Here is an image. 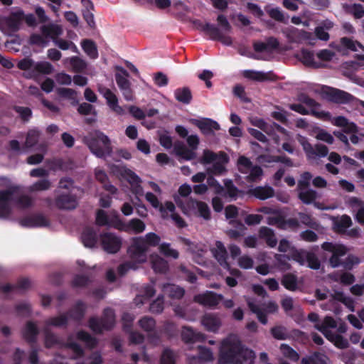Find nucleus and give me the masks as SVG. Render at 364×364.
I'll return each instance as SVG.
<instances>
[{
  "mask_svg": "<svg viewBox=\"0 0 364 364\" xmlns=\"http://www.w3.org/2000/svg\"><path fill=\"white\" fill-rule=\"evenodd\" d=\"M158 246L159 252L167 257L176 259L178 257L177 250L173 249L169 243H161V237L154 232H149L144 236L134 237L128 248L131 261L122 264L118 267L120 276L125 274L129 269H136L140 264L148 259L147 252L150 247Z\"/></svg>",
  "mask_w": 364,
  "mask_h": 364,
  "instance_id": "nucleus-1",
  "label": "nucleus"
},
{
  "mask_svg": "<svg viewBox=\"0 0 364 364\" xmlns=\"http://www.w3.org/2000/svg\"><path fill=\"white\" fill-rule=\"evenodd\" d=\"M255 353L242 347L237 336L231 335L223 341L218 364H252Z\"/></svg>",
  "mask_w": 364,
  "mask_h": 364,
  "instance_id": "nucleus-2",
  "label": "nucleus"
},
{
  "mask_svg": "<svg viewBox=\"0 0 364 364\" xmlns=\"http://www.w3.org/2000/svg\"><path fill=\"white\" fill-rule=\"evenodd\" d=\"M315 328L336 347L339 348L348 347V341L340 335L345 333L347 329L346 324L341 319L335 320L332 317L326 316L321 323H316Z\"/></svg>",
  "mask_w": 364,
  "mask_h": 364,
  "instance_id": "nucleus-3",
  "label": "nucleus"
},
{
  "mask_svg": "<svg viewBox=\"0 0 364 364\" xmlns=\"http://www.w3.org/2000/svg\"><path fill=\"white\" fill-rule=\"evenodd\" d=\"M322 248L331 253V256L329 258V263L332 267H337L341 264L345 268L350 269L353 265L359 263L358 257L350 255L343 262L341 257L347 254L348 249L342 244L332 243V242H324L322 245Z\"/></svg>",
  "mask_w": 364,
  "mask_h": 364,
  "instance_id": "nucleus-4",
  "label": "nucleus"
},
{
  "mask_svg": "<svg viewBox=\"0 0 364 364\" xmlns=\"http://www.w3.org/2000/svg\"><path fill=\"white\" fill-rule=\"evenodd\" d=\"M278 250L279 252L289 254L291 257L301 265H307L314 269H318L320 267V262L314 254L304 250H295L287 240L280 241Z\"/></svg>",
  "mask_w": 364,
  "mask_h": 364,
  "instance_id": "nucleus-5",
  "label": "nucleus"
},
{
  "mask_svg": "<svg viewBox=\"0 0 364 364\" xmlns=\"http://www.w3.org/2000/svg\"><path fill=\"white\" fill-rule=\"evenodd\" d=\"M145 198L153 208L159 210L163 218L166 219L168 218H171L175 225L178 228H183L186 226V223L184 220L179 214L176 213L174 203L171 201H166L164 204H161L158 198L151 192H147L145 194Z\"/></svg>",
  "mask_w": 364,
  "mask_h": 364,
  "instance_id": "nucleus-6",
  "label": "nucleus"
},
{
  "mask_svg": "<svg viewBox=\"0 0 364 364\" xmlns=\"http://www.w3.org/2000/svg\"><path fill=\"white\" fill-rule=\"evenodd\" d=\"M175 203L182 213L187 217L199 216L205 220H209L210 218L209 207L204 202L197 200L192 198L186 200L180 199L178 196H176Z\"/></svg>",
  "mask_w": 364,
  "mask_h": 364,
  "instance_id": "nucleus-7",
  "label": "nucleus"
},
{
  "mask_svg": "<svg viewBox=\"0 0 364 364\" xmlns=\"http://www.w3.org/2000/svg\"><path fill=\"white\" fill-rule=\"evenodd\" d=\"M87 144L92 153L98 158L109 156L112 151L111 142L107 136L96 132L87 139Z\"/></svg>",
  "mask_w": 364,
  "mask_h": 364,
  "instance_id": "nucleus-8",
  "label": "nucleus"
},
{
  "mask_svg": "<svg viewBox=\"0 0 364 364\" xmlns=\"http://www.w3.org/2000/svg\"><path fill=\"white\" fill-rule=\"evenodd\" d=\"M18 67L24 70L25 75L28 78H36L39 75H48L53 71V66L48 62H34L30 58L21 60Z\"/></svg>",
  "mask_w": 364,
  "mask_h": 364,
  "instance_id": "nucleus-9",
  "label": "nucleus"
},
{
  "mask_svg": "<svg viewBox=\"0 0 364 364\" xmlns=\"http://www.w3.org/2000/svg\"><path fill=\"white\" fill-rule=\"evenodd\" d=\"M228 161V156L223 152L215 154L210 150H204L200 162L204 165H211L208 171L213 174H220L225 171V166Z\"/></svg>",
  "mask_w": 364,
  "mask_h": 364,
  "instance_id": "nucleus-10",
  "label": "nucleus"
},
{
  "mask_svg": "<svg viewBox=\"0 0 364 364\" xmlns=\"http://www.w3.org/2000/svg\"><path fill=\"white\" fill-rule=\"evenodd\" d=\"M24 18V13L19 8H14L9 16L4 18L0 28L6 35H11L18 31L21 26Z\"/></svg>",
  "mask_w": 364,
  "mask_h": 364,
  "instance_id": "nucleus-11",
  "label": "nucleus"
},
{
  "mask_svg": "<svg viewBox=\"0 0 364 364\" xmlns=\"http://www.w3.org/2000/svg\"><path fill=\"white\" fill-rule=\"evenodd\" d=\"M246 301L250 309L257 315L258 320L263 324L267 323V316L277 312L279 309L278 305L272 301L264 303L261 306L255 304L249 297L246 298Z\"/></svg>",
  "mask_w": 364,
  "mask_h": 364,
  "instance_id": "nucleus-12",
  "label": "nucleus"
},
{
  "mask_svg": "<svg viewBox=\"0 0 364 364\" xmlns=\"http://www.w3.org/2000/svg\"><path fill=\"white\" fill-rule=\"evenodd\" d=\"M238 170L245 175L249 181H259L262 176L263 171L260 166L253 165L249 159L240 156L237 160Z\"/></svg>",
  "mask_w": 364,
  "mask_h": 364,
  "instance_id": "nucleus-13",
  "label": "nucleus"
},
{
  "mask_svg": "<svg viewBox=\"0 0 364 364\" xmlns=\"http://www.w3.org/2000/svg\"><path fill=\"white\" fill-rule=\"evenodd\" d=\"M111 171L114 174L120 176L122 179L127 181L131 186L132 192L136 195L142 194L143 190L141 186V179L133 171L125 168L113 166Z\"/></svg>",
  "mask_w": 364,
  "mask_h": 364,
  "instance_id": "nucleus-14",
  "label": "nucleus"
},
{
  "mask_svg": "<svg viewBox=\"0 0 364 364\" xmlns=\"http://www.w3.org/2000/svg\"><path fill=\"white\" fill-rule=\"evenodd\" d=\"M296 139L303 147V149L309 160L316 159L318 157H324L328 154V149L322 144H317L314 147L308 141V139L298 134Z\"/></svg>",
  "mask_w": 364,
  "mask_h": 364,
  "instance_id": "nucleus-15",
  "label": "nucleus"
},
{
  "mask_svg": "<svg viewBox=\"0 0 364 364\" xmlns=\"http://www.w3.org/2000/svg\"><path fill=\"white\" fill-rule=\"evenodd\" d=\"M331 219L332 221V229L334 232L342 234L346 233L348 235L352 237H356L359 235V230L358 228L347 230L353 224L350 216L343 215L337 217H331Z\"/></svg>",
  "mask_w": 364,
  "mask_h": 364,
  "instance_id": "nucleus-16",
  "label": "nucleus"
},
{
  "mask_svg": "<svg viewBox=\"0 0 364 364\" xmlns=\"http://www.w3.org/2000/svg\"><path fill=\"white\" fill-rule=\"evenodd\" d=\"M116 70L115 80L119 90L127 101H132L134 100V95L131 88V83L127 79L129 73L126 70L119 66H117Z\"/></svg>",
  "mask_w": 364,
  "mask_h": 364,
  "instance_id": "nucleus-17",
  "label": "nucleus"
},
{
  "mask_svg": "<svg viewBox=\"0 0 364 364\" xmlns=\"http://www.w3.org/2000/svg\"><path fill=\"white\" fill-rule=\"evenodd\" d=\"M195 26L198 29L209 36V37L213 40L220 41L225 46H230L232 43L230 36L223 35L219 28L213 24L198 21L195 23Z\"/></svg>",
  "mask_w": 364,
  "mask_h": 364,
  "instance_id": "nucleus-18",
  "label": "nucleus"
},
{
  "mask_svg": "<svg viewBox=\"0 0 364 364\" xmlns=\"http://www.w3.org/2000/svg\"><path fill=\"white\" fill-rule=\"evenodd\" d=\"M114 314L111 309H106L104 311V316L102 321H98L95 318L90 320V328L96 333H100L103 330L111 328L114 324Z\"/></svg>",
  "mask_w": 364,
  "mask_h": 364,
  "instance_id": "nucleus-19",
  "label": "nucleus"
},
{
  "mask_svg": "<svg viewBox=\"0 0 364 364\" xmlns=\"http://www.w3.org/2000/svg\"><path fill=\"white\" fill-rule=\"evenodd\" d=\"M18 186H11L6 191H0V218H6L11 213V203L13 200L17 191Z\"/></svg>",
  "mask_w": 364,
  "mask_h": 364,
  "instance_id": "nucleus-20",
  "label": "nucleus"
},
{
  "mask_svg": "<svg viewBox=\"0 0 364 364\" xmlns=\"http://www.w3.org/2000/svg\"><path fill=\"white\" fill-rule=\"evenodd\" d=\"M100 243L103 250L108 253L117 252L122 245V240L117 235L107 232L101 235Z\"/></svg>",
  "mask_w": 364,
  "mask_h": 364,
  "instance_id": "nucleus-21",
  "label": "nucleus"
},
{
  "mask_svg": "<svg viewBox=\"0 0 364 364\" xmlns=\"http://www.w3.org/2000/svg\"><path fill=\"white\" fill-rule=\"evenodd\" d=\"M331 123L335 126L342 127L345 132L352 133L353 134L350 136V140L353 144H356L359 142V136L355 134L358 132V129L354 123L349 122L344 117H333L331 120Z\"/></svg>",
  "mask_w": 364,
  "mask_h": 364,
  "instance_id": "nucleus-22",
  "label": "nucleus"
},
{
  "mask_svg": "<svg viewBox=\"0 0 364 364\" xmlns=\"http://www.w3.org/2000/svg\"><path fill=\"white\" fill-rule=\"evenodd\" d=\"M287 37L291 42H308L309 44H314L315 38L311 33L304 30H298L294 27L288 28L285 31Z\"/></svg>",
  "mask_w": 364,
  "mask_h": 364,
  "instance_id": "nucleus-23",
  "label": "nucleus"
},
{
  "mask_svg": "<svg viewBox=\"0 0 364 364\" xmlns=\"http://www.w3.org/2000/svg\"><path fill=\"white\" fill-rule=\"evenodd\" d=\"M119 216L117 211L112 210L107 215L104 210H100L97 213L96 223L100 226H109L118 229L117 224L119 222Z\"/></svg>",
  "mask_w": 364,
  "mask_h": 364,
  "instance_id": "nucleus-24",
  "label": "nucleus"
},
{
  "mask_svg": "<svg viewBox=\"0 0 364 364\" xmlns=\"http://www.w3.org/2000/svg\"><path fill=\"white\" fill-rule=\"evenodd\" d=\"M117 225V230L133 234L141 233L146 229L145 223L137 218L132 219L128 223H124L119 219Z\"/></svg>",
  "mask_w": 364,
  "mask_h": 364,
  "instance_id": "nucleus-25",
  "label": "nucleus"
},
{
  "mask_svg": "<svg viewBox=\"0 0 364 364\" xmlns=\"http://www.w3.org/2000/svg\"><path fill=\"white\" fill-rule=\"evenodd\" d=\"M347 205L356 221L364 225V201L356 197H350L347 200Z\"/></svg>",
  "mask_w": 364,
  "mask_h": 364,
  "instance_id": "nucleus-26",
  "label": "nucleus"
},
{
  "mask_svg": "<svg viewBox=\"0 0 364 364\" xmlns=\"http://www.w3.org/2000/svg\"><path fill=\"white\" fill-rule=\"evenodd\" d=\"M100 92L105 98L109 107L117 114L123 115L125 111L122 107L119 105L117 95L108 88L99 90Z\"/></svg>",
  "mask_w": 364,
  "mask_h": 364,
  "instance_id": "nucleus-27",
  "label": "nucleus"
},
{
  "mask_svg": "<svg viewBox=\"0 0 364 364\" xmlns=\"http://www.w3.org/2000/svg\"><path fill=\"white\" fill-rule=\"evenodd\" d=\"M208 185L213 187L215 192L222 194L225 191L224 196L235 198L237 194V189L233 186L232 181H228L225 183V188L221 186L213 178L208 179Z\"/></svg>",
  "mask_w": 364,
  "mask_h": 364,
  "instance_id": "nucleus-28",
  "label": "nucleus"
},
{
  "mask_svg": "<svg viewBox=\"0 0 364 364\" xmlns=\"http://www.w3.org/2000/svg\"><path fill=\"white\" fill-rule=\"evenodd\" d=\"M223 299L221 294H217L212 291H206L205 293L196 295L194 297L195 301L208 307H213L218 305Z\"/></svg>",
  "mask_w": 364,
  "mask_h": 364,
  "instance_id": "nucleus-29",
  "label": "nucleus"
},
{
  "mask_svg": "<svg viewBox=\"0 0 364 364\" xmlns=\"http://www.w3.org/2000/svg\"><path fill=\"white\" fill-rule=\"evenodd\" d=\"M191 122L198 127L204 134H210L214 133L215 131L220 129L219 124L208 118L201 119H192Z\"/></svg>",
  "mask_w": 364,
  "mask_h": 364,
  "instance_id": "nucleus-30",
  "label": "nucleus"
},
{
  "mask_svg": "<svg viewBox=\"0 0 364 364\" xmlns=\"http://www.w3.org/2000/svg\"><path fill=\"white\" fill-rule=\"evenodd\" d=\"M21 225L26 228L46 227L49 224L48 219L42 215H30L20 220Z\"/></svg>",
  "mask_w": 364,
  "mask_h": 364,
  "instance_id": "nucleus-31",
  "label": "nucleus"
},
{
  "mask_svg": "<svg viewBox=\"0 0 364 364\" xmlns=\"http://www.w3.org/2000/svg\"><path fill=\"white\" fill-rule=\"evenodd\" d=\"M76 195L63 192L57 198L55 204L59 208L73 209L77 206Z\"/></svg>",
  "mask_w": 364,
  "mask_h": 364,
  "instance_id": "nucleus-32",
  "label": "nucleus"
},
{
  "mask_svg": "<svg viewBox=\"0 0 364 364\" xmlns=\"http://www.w3.org/2000/svg\"><path fill=\"white\" fill-rule=\"evenodd\" d=\"M211 251L214 257L220 264L225 269H229V264L227 262V250L224 245L221 242L217 241L215 244V247L212 248Z\"/></svg>",
  "mask_w": 364,
  "mask_h": 364,
  "instance_id": "nucleus-33",
  "label": "nucleus"
},
{
  "mask_svg": "<svg viewBox=\"0 0 364 364\" xmlns=\"http://www.w3.org/2000/svg\"><path fill=\"white\" fill-rule=\"evenodd\" d=\"M301 101L311 109V110H309L310 114H313L314 116L318 119L329 120L331 122L333 119V118L331 117L328 112L317 110L318 105L313 99H311L307 97H304L301 99Z\"/></svg>",
  "mask_w": 364,
  "mask_h": 364,
  "instance_id": "nucleus-34",
  "label": "nucleus"
},
{
  "mask_svg": "<svg viewBox=\"0 0 364 364\" xmlns=\"http://www.w3.org/2000/svg\"><path fill=\"white\" fill-rule=\"evenodd\" d=\"M149 259L151 268L155 272L165 273L168 270V262L157 253L151 254Z\"/></svg>",
  "mask_w": 364,
  "mask_h": 364,
  "instance_id": "nucleus-35",
  "label": "nucleus"
},
{
  "mask_svg": "<svg viewBox=\"0 0 364 364\" xmlns=\"http://www.w3.org/2000/svg\"><path fill=\"white\" fill-rule=\"evenodd\" d=\"M328 94L331 100L338 103L348 102L353 99L350 94L335 88H328Z\"/></svg>",
  "mask_w": 364,
  "mask_h": 364,
  "instance_id": "nucleus-36",
  "label": "nucleus"
},
{
  "mask_svg": "<svg viewBox=\"0 0 364 364\" xmlns=\"http://www.w3.org/2000/svg\"><path fill=\"white\" fill-rule=\"evenodd\" d=\"M279 46L278 41L274 38H269L267 42H257L254 44L255 51L264 53H272Z\"/></svg>",
  "mask_w": 364,
  "mask_h": 364,
  "instance_id": "nucleus-37",
  "label": "nucleus"
},
{
  "mask_svg": "<svg viewBox=\"0 0 364 364\" xmlns=\"http://www.w3.org/2000/svg\"><path fill=\"white\" fill-rule=\"evenodd\" d=\"M201 323L204 328L211 332H216L221 326L220 319L213 314H205L202 320Z\"/></svg>",
  "mask_w": 364,
  "mask_h": 364,
  "instance_id": "nucleus-38",
  "label": "nucleus"
},
{
  "mask_svg": "<svg viewBox=\"0 0 364 364\" xmlns=\"http://www.w3.org/2000/svg\"><path fill=\"white\" fill-rule=\"evenodd\" d=\"M41 33L48 38H50L53 41L58 39V36L63 34V30L61 26L55 23L44 25L41 28Z\"/></svg>",
  "mask_w": 364,
  "mask_h": 364,
  "instance_id": "nucleus-39",
  "label": "nucleus"
},
{
  "mask_svg": "<svg viewBox=\"0 0 364 364\" xmlns=\"http://www.w3.org/2000/svg\"><path fill=\"white\" fill-rule=\"evenodd\" d=\"M95 176L97 181L103 184L104 188L112 194H115L117 189L112 185L108 183L107 175L105 171L100 168L95 169Z\"/></svg>",
  "mask_w": 364,
  "mask_h": 364,
  "instance_id": "nucleus-40",
  "label": "nucleus"
},
{
  "mask_svg": "<svg viewBox=\"0 0 364 364\" xmlns=\"http://www.w3.org/2000/svg\"><path fill=\"white\" fill-rule=\"evenodd\" d=\"M298 58L302 62L303 64L314 68H320L324 66L322 63L316 62L314 60V54L309 50H302L298 55Z\"/></svg>",
  "mask_w": 364,
  "mask_h": 364,
  "instance_id": "nucleus-41",
  "label": "nucleus"
},
{
  "mask_svg": "<svg viewBox=\"0 0 364 364\" xmlns=\"http://www.w3.org/2000/svg\"><path fill=\"white\" fill-rule=\"evenodd\" d=\"M173 151L176 156L184 160H191L196 157V152L181 142L175 144Z\"/></svg>",
  "mask_w": 364,
  "mask_h": 364,
  "instance_id": "nucleus-42",
  "label": "nucleus"
},
{
  "mask_svg": "<svg viewBox=\"0 0 364 364\" xmlns=\"http://www.w3.org/2000/svg\"><path fill=\"white\" fill-rule=\"evenodd\" d=\"M299 198L305 204L313 203L318 197V194L316 191L311 188H298Z\"/></svg>",
  "mask_w": 364,
  "mask_h": 364,
  "instance_id": "nucleus-43",
  "label": "nucleus"
},
{
  "mask_svg": "<svg viewBox=\"0 0 364 364\" xmlns=\"http://www.w3.org/2000/svg\"><path fill=\"white\" fill-rule=\"evenodd\" d=\"M181 336L186 343H194L204 339L203 334L199 332H195L193 329L187 327L183 328Z\"/></svg>",
  "mask_w": 364,
  "mask_h": 364,
  "instance_id": "nucleus-44",
  "label": "nucleus"
},
{
  "mask_svg": "<svg viewBox=\"0 0 364 364\" xmlns=\"http://www.w3.org/2000/svg\"><path fill=\"white\" fill-rule=\"evenodd\" d=\"M250 193L260 200H266L274 196V190L270 186H258L252 189Z\"/></svg>",
  "mask_w": 364,
  "mask_h": 364,
  "instance_id": "nucleus-45",
  "label": "nucleus"
},
{
  "mask_svg": "<svg viewBox=\"0 0 364 364\" xmlns=\"http://www.w3.org/2000/svg\"><path fill=\"white\" fill-rule=\"evenodd\" d=\"M82 242L86 247H94L97 243L96 232L91 228H86L82 234Z\"/></svg>",
  "mask_w": 364,
  "mask_h": 364,
  "instance_id": "nucleus-46",
  "label": "nucleus"
},
{
  "mask_svg": "<svg viewBox=\"0 0 364 364\" xmlns=\"http://www.w3.org/2000/svg\"><path fill=\"white\" fill-rule=\"evenodd\" d=\"M63 63L65 65H70L72 69L75 72H81L87 67V63L85 60L75 56L65 58L63 60Z\"/></svg>",
  "mask_w": 364,
  "mask_h": 364,
  "instance_id": "nucleus-47",
  "label": "nucleus"
},
{
  "mask_svg": "<svg viewBox=\"0 0 364 364\" xmlns=\"http://www.w3.org/2000/svg\"><path fill=\"white\" fill-rule=\"evenodd\" d=\"M282 284L290 291H295L299 288L301 282L294 274H287L283 277Z\"/></svg>",
  "mask_w": 364,
  "mask_h": 364,
  "instance_id": "nucleus-48",
  "label": "nucleus"
},
{
  "mask_svg": "<svg viewBox=\"0 0 364 364\" xmlns=\"http://www.w3.org/2000/svg\"><path fill=\"white\" fill-rule=\"evenodd\" d=\"M259 237L265 240L270 247L276 246L277 241L273 231L267 227H262L259 231Z\"/></svg>",
  "mask_w": 364,
  "mask_h": 364,
  "instance_id": "nucleus-49",
  "label": "nucleus"
},
{
  "mask_svg": "<svg viewBox=\"0 0 364 364\" xmlns=\"http://www.w3.org/2000/svg\"><path fill=\"white\" fill-rule=\"evenodd\" d=\"M164 294L173 299H180L184 294V290L174 284H166L163 287Z\"/></svg>",
  "mask_w": 364,
  "mask_h": 364,
  "instance_id": "nucleus-50",
  "label": "nucleus"
},
{
  "mask_svg": "<svg viewBox=\"0 0 364 364\" xmlns=\"http://www.w3.org/2000/svg\"><path fill=\"white\" fill-rule=\"evenodd\" d=\"M81 46L85 53L91 58L95 59L98 57V52L95 44L90 40H84Z\"/></svg>",
  "mask_w": 364,
  "mask_h": 364,
  "instance_id": "nucleus-51",
  "label": "nucleus"
},
{
  "mask_svg": "<svg viewBox=\"0 0 364 364\" xmlns=\"http://www.w3.org/2000/svg\"><path fill=\"white\" fill-rule=\"evenodd\" d=\"M174 95L176 99L182 103L188 104L190 103L192 95L191 91L187 87H182L176 89L174 91Z\"/></svg>",
  "mask_w": 364,
  "mask_h": 364,
  "instance_id": "nucleus-52",
  "label": "nucleus"
},
{
  "mask_svg": "<svg viewBox=\"0 0 364 364\" xmlns=\"http://www.w3.org/2000/svg\"><path fill=\"white\" fill-rule=\"evenodd\" d=\"M311 134L318 140L323 141L328 144H331L333 142V136L319 127H314L312 130Z\"/></svg>",
  "mask_w": 364,
  "mask_h": 364,
  "instance_id": "nucleus-53",
  "label": "nucleus"
},
{
  "mask_svg": "<svg viewBox=\"0 0 364 364\" xmlns=\"http://www.w3.org/2000/svg\"><path fill=\"white\" fill-rule=\"evenodd\" d=\"M155 294V290L152 285H147L144 287L143 294L138 295L134 299L136 306L143 304L146 300L149 299Z\"/></svg>",
  "mask_w": 364,
  "mask_h": 364,
  "instance_id": "nucleus-54",
  "label": "nucleus"
},
{
  "mask_svg": "<svg viewBox=\"0 0 364 364\" xmlns=\"http://www.w3.org/2000/svg\"><path fill=\"white\" fill-rule=\"evenodd\" d=\"M139 326L145 332L150 333L155 329L156 322L150 316H144L138 321Z\"/></svg>",
  "mask_w": 364,
  "mask_h": 364,
  "instance_id": "nucleus-55",
  "label": "nucleus"
},
{
  "mask_svg": "<svg viewBox=\"0 0 364 364\" xmlns=\"http://www.w3.org/2000/svg\"><path fill=\"white\" fill-rule=\"evenodd\" d=\"M53 43L61 50H65L70 49L75 53H77L79 51L76 45L72 41H68L63 38H58L57 40H54Z\"/></svg>",
  "mask_w": 364,
  "mask_h": 364,
  "instance_id": "nucleus-56",
  "label": "nucleus"
},
{
  "mask_svg": "<svg viewBox=\"0 0 364 364\" xmlns=\"http://www.w3.org/2000/svg\"><path fill=\"white\" fill-rule=\"evenodd\" d=\"M280 350L282 355L292 361H297L299 355L296 351L287 344H282Z\"/></svg>",
  "mask_w": 364,
  "mask_h": 364,
  "instance_id": "nucleus-57",
  "label": "nucleus"
},
{
  "mask_svg": "<svg viewBox=\"0 0 364 364\" xmlns=\"http://www.w3.org/2000/svg\"><path fill=\"white\" fill-rule=\"evenodd\" d=\"M245 76L257 81H264L269 79L268 73L256 70H247L245 72Z\"/></svg>",
  "mask_w": 364,
  "mask_h": 364,
  "instance_id": "nucleus-58",
  "label": "nucleus"
},
{
  "mask_svg": "<svg viewBox=\"0 0 364 364\" xmlns=\"http://www.w3.org/2000/svg\"><path fill=\"white\" fill-rule=\"evenodd\" d=\"M341 43L343 46L348 48L353 51H358L359 49L364 51V47L358 42L354 41L353 40L348 38H342L341 39Z\"/></svg>",
  "mask_w": 364,
  "mask_h": 364,
  "instance_id": "nucleus-59",
  "label": "nucleus"
},
{
  "mask_svg": "<svg viewBox=\"0 0 364 364\" xmlns=\"http://www.w3.org/2000/svg\"><path fill=\"white\" fill-rule=\"evenodd\" d=\"M59 189H64L67 193L77 194L80 191L78 188L73 186V181L68 178H63L60 181Z\"/></svg>",
  "mask_w": 364,
  "mask_h": 364,
  "instance_id": "nucleus-60",
  "label": "nucleus"
},
{
  "mask_svg": "<svg viewBox=\"0 0 364 364\" xmlns=\"http://www.w3.org/2000/svg\"><path fill=\"white\" fill-rule=\"evenodd\" d=\"M335 281H340L342 284L349 285L354 282V277L350 273H343L341 275L332 274L331 275Z\"/></svg>",
  "mask_w": 364,
  "mask_h": 364,
  "instance_id": "nucleus-61",
  "label": "nucleus"
},
{
  "mask_svg": "<svg viewBox=\"0 0 364 364\" xmlns=\"http://www.w3.org/2000/svg\"><path fill=\"white\" fill-rule=\"evenodd\" d=\"M301 364H326V357L323 355H314L311 357L304 358Z\"/></svg>",
  "mask_w": 364,
  "mask_h": 364,
  "instance_id": "nucleus-62",
  "label": "nucleus"
},
{
  "mask_svg": "<svg viewBox=\"0 0 364 364\" xmlns=\"http://www.w3.org/2000/svg\"><path fill=\"white\" fill-rule=\"evenodd\" d=\"M335 55V53L328 49L321 50L316 53L318 59L324 63L332 60Z\"/></svg>",
  "mask_w": 364,
  "mask_h": 364,
  "instance_id": "nucleus-63",
  "label": "nucleus"
},
{
  "mask_svg": "<svg viewBox=\"0 0 364 364\" xmlns=\"http://www.w3.org/2000/svg\"><path fill=\"white\" fill-rule=\"evenodd\" d=\"M175 354L168 349L164 350L161 355V364H175Z\"/></svg>",
  "mask_w": 364,
  "mask_h": 364,
  "instance_id": "nucleus-64",
  "label": "nucleus"
}]
</instances>
